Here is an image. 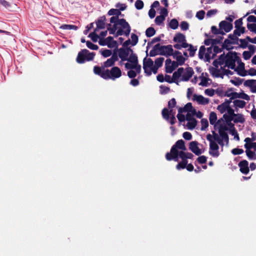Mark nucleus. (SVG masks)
Masks as SVG:
<instances>
[{"label":"nucleus","instance_id":"obj_1","mask_svg":"<svg viewBox=\"0 0 256 256\" xmlns=\"http://www.w3.org/2000/svg\"><path fill=\"white\" fill-rule=\"evenodd\" d=\"M186 150L184 141L180 140L172 146L170 152L166 154V158L168 160H174L176 162H178L179 158L182 159V162L176 166V168L178 170L184 168L188 162L187 159L192 158L193 156L192 154L186 152Z\"/></svg>","mask_w":256,"mask_h":256},{"label":"nucleus","instance_id":"obj_2","mask_svg":"<svg viewBox=\"0 0 256 256\" xmlns=\"http://www.w3.org/2000/svg\"><path fill=\"white\" fill-rule=\"evenodd\" d=\"M110 22L108 30L110 34H114L116 36L124 34L129 36L130 32V26L128 22L124 18L120 19L116 16H112L110 18Z\"/></svg>","mask_w":256,"mask_h":256},{"label":"nucleus","instance_id":"obj_3","mask_svg":"<svg viewBox=\"0 0 256 256\" xmlns=\"http://www.w3.org/2000/svg\"><path fill=\"white\" fill-rule=\"evenodd\" d=\"M239 58L236 52H229L226 55H220L218 59L214 61V64L216 65L218 62H219L221 68H227L228 70L229 68L232 70L235 68V64Z\"/></svg>","mask_w":256,"mask_h":256},{"label":"nucleus","instance_id":"obj_4","mask_svg":"<svg viewBox=\"0 0 256 256\" xmlns=\"http://www.w3.org/2000/svg\"><path fill=\"white\" fill-rule=\"evenodd\" d=\"M206 140L210 142L209 154L214 158H218L220 155L219 146L218 142L222 147L226 144V142L218 138V134L214 132L213 134L206 135Z\"/></svg>","mask_w":256,"mask_h":256},{"label":"nucleus","instance_id":"obj_5","mask_svg":"<svg viewBox=\"0 0 256 256\" xmlns=\"http://www.w3.org/2000/svg\"><path fill=\"white\" fill-rule=\"evenodd\" d=\"M173 40L176 43L174 46V48L178 50L186 48L189 52L190 56H193L194 55L196 48L186 42V36L184 34L180 32L176 33L174 37Z\"/></svg>","mask_w":256,"mask_h":256},{"label":"nucleus","instance_id":"obj_6","mask_svg":"<svg viewBox=\"0 0 256 256\" xmlns=\"http://www.w3.org/2000/svg\"><path fill=\"white\" fill-rule=\"evenodd\" d=\"M224 119L221 118L218 120L215 127L218 130V138L225 141L226 145H228L229 142V138L227 131L230 130L231 128H232L234 125L230 122H229L226 118Z\"/></svg>","mask_w":256,"mask_h":256},{"label":"nucleus","instance_id":"obj_7","mask_svg":"<svg viewBox=\"0 0 256 256\" xmlns=\"http://www.w3.org/2000/svg\"><path fill=\"white\" fill-rule=\"evenodd\" d=\"M126 61L124 66L126 68L129 70L128 72V76L130 78L136 77L141 70V66L138 64L137 56L135 54H131Z\"/></svg>","mask_w":256,"mask_h":256},{"label":"nucleus","instance_id":"obj_8","mask_svg":"<svg viewBox=\"0 0 256 256\" xmlns=\"http://www.w3.org/2000/svg\"><path fill=\"white\" fill-rule=\"evenodd\" d=\"M94 71L96 74L100 75L104 79L114 80L122 75L120 70L116 66L112 68L110 70L102 69L100 67L94 66Z\"/></svg>","mask_w":256,"mask_h":256},{"label":"nucleus","instance_id":"obj_9","mask_svg":"<svg viewBox=\"0 0 256 256\" xmlns=\"http://www.w3.org/2000/svg\"><path fill=\"white\" fill-rule=\"evenodd\" d=\"M194 70L192 68H180L177 71L173 74V78L174 82H178L182 81H188L194 74Z\"/></svg>","mask_w":256,"mask_h":256},{"label":"nucleus","instance_id":"obj_10","mask_svg":"<svg viewBox=\"0 0 256 256\" xmlns=\"http://www.w3.org/2000/svg\"><path fill=\"white\" fill-rule=\"evenodd\" d=\"M192 105L191 103H188L184 108H180L178 110L177 118L180 122H184L185 120H188L194 118Z\"/></svg>","mask_w":256,"mask_h":256},{"label":"nucleus","instance_id":"obj_11","mask_svg":"<svg viewBox=\"0 0 256 256\" xmlns=\"http://www.w3.org/2000/svg\"><path fill=\"white\" fill-rule=\"evenodd\" d=\"M176 104V100L173 98L168 102V109L164 108L162 111L163 118L166 120L170 121V122L172 124H174L176 122V118L174 116L176 112L172 109V108L175 106Z\"/></svg>","mask_w":256,"mask_h":256},{"label":"nucleus","instance_id":"obj_12","mask_svg":"<svg viewBox=\"0 0 256 256\" xmlns=\"http://www.w3.org/2000/svg\"><path fill=\"white\" fill-rule=\"evenodd\" d=\"M218 63L219 62H218V64L215 65L214 62L213 65L214 67L210 69V72L213 76L223 78L224 75L228 76L232 74L230 71L228 69H226L224 68H221Z\"/></svg>","mask_w":256,"mask_h":256},{"label":"nucleus","instance_id":"obj_13","mask_svg":"<svg viewBox=\"0 0 256 256\" xmlns=\"http://www.w3.org/2000/svg\"><path fill=\"white\" fill-rule=\"evenodd\" d=\"M230 102L229 100L226 101L222 104L218 106V110L221 113L224 114L223 116L224 118L230 120V116L233 114L234 110L230 106Z\"/></svg>","mask_w":256,"mask_h":256},{"label":"nucleus","instance_id":"obj_14","mask_svg":"<svg viewBox=\"0 0 256 256\" xmlns=\"http://www.w3.org/2000/svg\"><path fill=\"white\" fill-rule=\"evenodd\" d=\"M94 56V52H90L87 50H83L80 52L76 58V61L79 64H82L86 60H91Z\"/></svg>","mask_w":256,"mask_h":256},{"label":"nucleus","instance_id":"obj_15","mask_svg":"<svg viewBox=\"0 0 256 256\" xmlns=\"http://www.w3.org/2000/svg\"><path fill=\"white\" fill-rule=\"evenodd\" d=\"M143 68L147 76H150L152 73L156 74L157 72H154V69L156 68L153 61L150 58H144Z\"/></svg>","mask_w":256,"mask_h":256},{"label":"nucleus","instance_id":"obj_16","mask_svg":"<svg viewBox=\"0 0 256 256\" xmlns=\"http://www.w3.org/2000/svg\"><path fill=\"white\" fill-rule=\"evenodd\" d=\"M198 56L200 58H205L206 61H209L213 57L214 54L212 53V48L211 47L208 48L206 52V48L204 46L200 47L199 50Z\"/></svg>","mask_w":256,"mask_h":256},{"label":"nucleus","instance_id":"obj_17","mask_svg":"<svg viewBox=\"0 0 256 256\" xmlns=\"http://www.w3.org/2000/svg\"><path fill=\"white\" fill-rule=\"evenodd\" d=\"M183 56L181 52L175 50L174 54H173V58L176 60V62L178 64V65H182L184 64L186 58H188L189 55V52L187 51V50L185 52H184Z\"/></svg>","mask_w":256,"mask_h":256},{"label":"nucleus","instance_id":"obj_18","mask_svg":"<svg viewBox=\"0 0 256 256\" xmlns=\"http://www.w3.org/2000/svg\"><path fill=\"white\" fill-rule=\"evenodd\" d=\"M236 64L238 66H235V68L233 70H234L238 75L242 76H247L248 72H246V70H245L244 64L242 62L240 58L238 59V60L237 61Z\"/></svg>","mask_w":256,"mask_h":256},{"label":"nucleus","instance_id":"obj_19","mask_svg":"<svg viewBox=\"0 0 256 256\" xmlns=\"http://www.w3.org/2000/svg\"><path fill=\"white\" fill-rule=\"evenodd\" d=\"M118 56L122 61L126 60L131 56V54H134L132 50L130 48H120L118 50Z\"/></svg>","mask_w":256,"mask_h":256},{"label":"nucleus","instance_id":"obj_20","mask_svg":"<svg viewBox=\"0 0 256 256\" xmlns=\"http://www.w3.org/2000/svg\"><path fill=\"white\" fill-rule=\"evenodd\" d=\"M201 144L196 141H192L190 143L189 148L196 155H200L202 154L204 150L200 148Z\"/></svg>","mask_w":256,"mask_h":256},{"label":"nucleus","instance_id":"obj_21","mask_svg":"<svg viewBox=\"0 0 256 256\" xmlns=\"http://www.w3.org/2000/svg\"><path fill=\"white\" fill-rule=\"evenodd\" d=\"M99 44L102 46H108V47L112 48L116 46V42L113 40L112 36H108L104 39H100Z\"/></svg>","mask_w":256,"mask_h":256},{"label":"nucleus","instance_id":"obj_22","mask_svg":"<svg viewBox=\"0 0 256 256\" xmlns=\"http://www.w3.org/2000/svg\"><path fill=\"white\" fill-rule=\"evenodd\" d=\"M178 66V64L176 62L172 61L170 59H167L166 61V72H172Z\"/></svg>","mask_w":256,"mask_h":256},{"label":"nucleus","instance_id":"obj_23","mask_svg":"<svg viewBox=\"0 0 256 256\" xmlns=\"http://www.w3.org/2000/svg\"><path fill=\"white\" fill-rule=\"evenodd\" d=\"M198 79L200 80L198 84L203 86H207L211 83V81L206 73H202Z\"/></svg>","mask_w":256,"mask_h":256},{"label":"nucleus","instance_id":"obj_24","mask_svg":"<svg viewBox=\"0 0 256 256\" xmlns=\"http://www.w3.org/2000/svg\"><path fill=\"white\" fill-rule=\"evenodd\" d=\"M193 100L196 101L198 104L206 105L209 103L210 100L208 98H204L202 95L194 94L192 98Z\"/></svg>","mask_w":256,"mask_h":256},{"label":"nucleus","instance_id":"obj_25","mask_svg":"<svg viewBox=\"0 0 256 256\" xmlns=\"http://www.w3.org/2000/svg\"><path fill=\"white\" fill-rule=\"evenodd\" d=\"M160 52L161 54L166 56H173L174 52L171 45L162 46Z\"/></svg>","mask_w":256,"mask_h":256},{"label":"nucleus","instance_id":"obj_26","mask_svg":"<svg viewBox=\"0 0 256 256\" xmlns=\"http://www.w3.org/2000/svg\"><path fill=\"white\" fill-rule=\"evenodd\" d=\"M228 120L229 122H230V121L231 122L233 121L235 123H242L244 122V118L242 114H235L234 112H233V114L230 116V120Z\"/></svg>","mask_w":256,"mask_h":256},{"label":"nucleus","instance_id":"obj_27","mask_svg":"<svg viewBox=\"0 0 256 256\" xmlns=\"http://www.w3.org/2000/svg\"><path fill=\"white\" fill-rule=\"evenodd\" d=\"M219 26L222 30V31H224L226 32H230L232 28V23L225 20L222 21L219 24Z\"/></svg>","mask_w":256,"mask_h":256},{"label":"nucleus","instance_id":"obj_28","mask_svg":"<svg viewBox=\"0 0 256 256\" xmlns=\"http://www.w3.org/2000/svg\"><path fill=\"white\" fill-rule=\"evenodd\" d=\"M228 96H230L231 98H232V99L238 98H242V99L246 100H250V96L248 94H246L244 93L238 94V93L235 92H231L230 94H228Z\"/></svg>","mask_w":256,"mask_h":256},{"label":"nucleus","instance_id":"obj_29","mask_svg":"<svg viewBox=\"0 0 256 256\" xmlns=\"http://www.w3.org/2000/svg\"><path fill=\"white\" fill-rule=\"evenodd\" d=\"M244 85L247 87H248L252 92H256V80H247L244 82Z\"/></svg>","mask_w":256,"mask_h":256},{"label":"nucleus","instance_id":"obj_30","mask_svg":"<svg viewBox=\"0 0 256 256\" xmlns=\"http://www.w3.org/2000/svg\"><path fill=\"white\" fill-rule=\"evenodd\" d=\"M248 166V162L246 160L240 162L238 166L240 168V171L244 174H247L249 172Z\"/></svg>","mask_w":256,"mask_h":256},{"label":"nucleus","instance_id":"obj_31","mask_svg":"<svg viewBox=\"0 0 256 256\" xmlns=\"http://www.w3.org/2000/svg\"><path fill=\"white\" fill-rule=\"evenodd\" d=\"M117 60V56L114 54L110 58H108L106 62H104V66L106 68L110 67L112 66L115 62H116Z\"/></svg>","mask_w":256,"mask_h":256},{"label":"nucleus","instance_id":"obj_32","mask_svg":"<svg viewBox=\"0 0 256 256\" xmlns=\"http://www.w3.org/2000/svg\"><path fill=\"white\" fill-rule=\"evenodd\" d=\"M164 61V58L160 57L156 59L154 66H155L154 72H157L158 68L160 67Z\"/></svg>","mask_w":256,"mask_h":256},{"label":"nucleus","instance_id":"obj_33","mask_svg":"<svg viewBox=\"0 0 256 256\" xmlns=\"http://www.w3.org/2000/svg\"><path fill=\"white\" fill-rule=\"evenodd\" d=\"M186 126L188 130H193L196 126L197 122L195 118L187 120Z\"/></svg>","mask_w":256,"mask_h":256},{"label":"nucleus","instance_id":"obj_34","mask_svg":"<svg viewBox=\"0 0 256 256\" xmlns=\"http://www.w3.org/2000/svg\"><path fill=\"white\" fill-rule=\"evenodd\" d=\"M232 103L235 108H242L246 105V102L242 100H234Z\"/></svg>","mask_w":256,"mask_h":256},{"label":"nucleus","instance_id":"obj_35","mask_svg":"<svg viewBox=\"0 0 256 256\" xmlns=\"http://www.w3.org/2000/svg\"><path fill=\"white\" fill-rule=\"evenodd\" d=\"M209 120L210 124L212 125H214L216 124L217 116L216 114L214 112H211L210 114Z\"/></svg>","mask_w":256,"mask_h":256},{"label":"nucleus","instance_id":"obj_36","mask_svg":"<svg viewBox=\"0 0 256 256\" xmlns=\"http://www.w3.org/2000/svg\"><path fill=\"white\" fill-rule=\"evenodd\" d=\"M60 28L64 30H78V27L72 24H62Z\"/></svg>","mask_w":256,"mask_h":256},{"label":"nucleus","instance_id":"obj_37","mask_svg":"<svg viewBox=\"0 0 256 256\" xmlns=\"http://www.w3.org/2000/svg\"><path fill=\"white\" fill-rule=\"evenodd\" d=\"M108 14L109 16H116L117 18H118V16L121 14V12L117 8H112L108 11Z\"/></svg>","mask_w":256,"mask_h":256},{"label":"nucleus","instance_id":"obj_38","mask_svg":"<svg viewBox=\"0 0 256 256\" xmlns=\"http://www.w3.org/2000/svg\"><path fill=\"white\" fill-rule=\"evenodd\" d=\"M97 31V29H96L94 32L88 35V37L94 42H97L98 40L102 39V38H100L99 36L96 34Z\"/></svg>","mask_w":256,"mask_h":256},{"label":"nucleus","instance_id":"obj_39","mask_svg":"<svg viewBox=\"0 0 256 256\" xmlns=\"http://www.w3.org/2000/svg\"><path fill=\"white\" fill-rule=\"evenodd\" d=\"M246 149V152L248 157L251 160H256V154L248 148Z\"/></svg>","mask_w":256,"mask_h":256},{"label":"nucleus","instance_id":"obj_40","mask_svg":"<svg viewBox=\"0 0 256 256\" xmlns=\"http://www.w3.org/2000/svg\"><path fill=\"white\" fill-rule=\"evenodd\" d=\"M169 26L173 30H176L178 28V22L175 18L172 19L169 24Z\"/></svg>","mask_w":256,"mask_h":256},{"label":"nucleus","instance_id":"obj_41","mask_svg":"<svg viewBox=\"0 0 256 256\" xmlns=\"http://www.w3.org/2000/svg\"><path fill=\"white\" fill-rule=\"evenodd\" d=\"M229 131L230 134H231L232 136H234V140H236L237 141H238L240 140L237 131L235 130L234 126H233V128H231Z\"/></svg>","mask_w":256,"mask_h":256},{"label":"nucleus","instance_id":"obj_42","mask_svg":"<svg viewBox=\"0 0 256 256\" xmlns=\"http://www.w3.org/2000/svg\"><path fill=\"white\" fill-rule=\"evenodd\" d=\"M166 18L162 16H157L155 19V22L157 25L160 26L163 24Z\"/></svg>","mask_w":256,"mask_h":256},{"label":"nucleus","instance_id":"obj_43","mask_svg":"<svg viewBox=\"0 0 256 256\" xmlns=\"http://www.w3.org/2000/svg\"><path fill=\"white\" fill-rule=\"evenodd\" d=\"M211 31L214 34H224V32L222 31V30L220 28L219 29H218L216 26H212Z\"/></svg>","mask_w":256,"mask_h":256},{"label":"nucleus","instance_id":"obj_44","mask_svg":"<svg viewBox=\"0 0 256 256\" xmlns=\"http://www.w3.org/2000/svg\"><path fill=\"white\" fill-rule=\"evenodd\" d=\"M156 33V31L153 28H148L146 32V36L148 37H151L153 36Z\"/></svg>","mask_w":256,"mask_h":256},{"label":"nucleus","instance_id":"obj_45","mask_svg":"<svg viewBox=\"0 0 256 256\" xmlns=\"http://www.w3.org/2000/svg\"><path fill=\"white\" fill-rule=\"evenodd\" d=\"M180 26L182 30H187L189 28V24L186 21H182L180 22Z\"/></svg>","mask_w":256,"mask_h":256},{"label":"nucleus","instance_id":"obj_46","mask_svg":"<svg viewBox=\"0 0 256 256\" xmlns=\"http://www.w3.org/2000/svg\"><path fill=\"white\" fill-rule=\"evenodd\" d=\"M230 82L236 86H238L242 84V81L241 79L239 78H235L231 79L230 80Z\"/></svg>","mask_w":256,"mask_h":256},{"label":"nucleus","instance_id":"obj_47","mask_svg":"<svg viewBox=\"0 0 256 256\" xmlns=\"http://www.w3.org/2000/svg\"><path fill=\"white\" fill-rule=\"evenodd\" d=\"M130 38H131V39L130 40L131 42V44L132 46L136 45L138 42V36L134 34H132L131 35Z\"/></svg>","mask_w":256,"mask_h":256},{"label":"nucleus","instance_id":"obj_48","mask_svg":"<svg viewBox=\"0 0 256 256\" xmlns=\"http://www.w3.org/2000/svg\"><path fill=\"white\" fill-rule=\"evenodd\" d=\"M100 52L106 58L110 56L112 54V51L109 50H100Z\"/></svg>","mask_w":256,"mask_h":256},{"label":"nucleus","instance_id":"obj_49","mask_svg":"<svg viewBox=\"0 0 256 256\" xmlns=\"http://www.w3.org/2000/svg\"><path fill=\"white\" fill-rule=\"evenodd\" d=\"M244 32V28H236L234 31V34L236 36H240Z\"/></svg>","mask_w":256,"mask_h":256},{"label":"nucleus","instance_id":"obj_50","mask_svg":"<svg viewBox=\"0 0 256 256\" xmlns=\"http://www.w3.org/2000/svg\"><path fill=\"white\" fill-rule=\"evenodd\" d=\"M204 94L209 96H212L215 94V90L212 88H208L205 90Z\"/></svg>","mask_w":256,"mask_h":256},{"label":"nucleus","instance_id":"obj_51","mask_svg":"<svg viewBox=\"0 0 256 256\" xmlns=\"http://www.w3.org/2000/svg\"><path fill=\"white\" fill-rule=\"evenodd\" d=\"M204 15L205 12L203 10H201L196 12V16L198 20H202L204 18Z\"/></svg>","mask_w":256,"mask_h":256},{"label":"nucleus","instance_id":"obj_52","mask_svg":"<svg viewBox=\"0 0 256 256\" xmlns=\"http://www.w3.org/2000/svg\"><path fill=\"white\" fill-rule=\"evenodd\" d=\"M194 116L198 118H200L203 116V114L200 111H196V110L192 106V109Z\"/></svg>","mask_w":256,"mask_h":256},{"label":"nucleus","instance_id":"obj_53","mask_svg":"<svg viewBox=\"0 0 256 256\" xmlns=\"http://www.w3.org/2000/svg\"><path fill=\"white\" fill-rule=\"evenodd\" d=\"M135 6L138 10H141L144 7V2L141 0H137L135 2Z\"/></svg>","mask_w":256,"mask_h":256},{"label":"nucleus","instance_id":"obj_54","mask_svg":"<svg viewBox=\"0 0 256 256\" xmlns=\"http://www.w3.org/2000/svg\"><path fill=\"white\" fill-rule=\"evenodd\" d=\"M252 53L250 51H244L242 54L244 60H249L252 56Z\"/></svg>","mask_w":256,"mask_h":256},{"label":"nucleus","instance_id":"obj_55","mask_svg":"<svg viewBox=\"0 0 256 256\" xmlns=\"http://www.w3.org/2000/svg\"><path fill=\"white\" fill-rule=\"evenodd\" d=\"M104 21L102 20H99L96 22L97 28L96 29H97L98 30V29H102L104 28Z\"/></svg>","mask_w":256,"mask_h":256},{"label":"nucleus","instance_id":"obj_56","mask_svg":"<svg viewBox=\"0 0 256 256\" xmlns=\"http://www.w3.org/2000/svg\"><path fill=\"white\" fill-rule=\"evenodd\" d=\"M160 16L166 18L168 15V11L166 8H161L160 9Z\"/></svg>","mask_w":256,"mask_h":256},{"label":"nucleus","instance_id":"obj_57","mask_svg":"<svg viewBox=\"0 0 256 256\" xmlns=\"http://www.w3.org/2000/svg\"><path fill=\"white\" fill-rule=\"evenodd\" d=\"M244 152V150L241 148H236L232 150V153L234 155L240 154Z\"/></svg>","mask_w":256,"mask_h":256},{"label":"nucleus","instance_id":"obj_58","mask_svg":"<svg viewBox=\"0 0 256 256\" xmlns=\"http://www.w3.org/2000/svg\"><path fill=\"white\" fill-rule=\"evenodd\" d=\"M86 46L92 50H96L98 49V46L97 45L94 44L89 41L86 42Z\"/></svg>","mask_w":256,"mask_h":256},{"label":"nucleus","instance_id":"obj_59","mask_svg":"<svg viewBox=\"0 0 256 256\" xmlns=\"http://www.w3.org/2000/svg\"><path fill=\"white\" fill-rule=\"evenodd\" d=\"M116 7L118 10L120 11L124 10L126 8V6L124 4L118 3L116 4Z\"/></svg>","mask_w":256,"mask_h":256},{"label":"nucleus","instance_id":"obj_60","mask_svg":"<svg viewBox=\"0 0 256 256\" xmlns=\"http://www.w3.org/2000/svg\"><path fill=\"white\" fill-rule=\"evenodd\" d=\"M201 123H202V130H205L208 126V122L206 119H202L201 120Z\"/></svg>","mask_w":256,"mask_h":256},{"label":"nucleus","instance_id":"obj_61","mask_svg":"<svg viewBox=\"0 0 256 256\" xmlns=\"http://www.w3.org/2000/svg\"><path fill=\"white\" fill-rule=\"evenodd\" d=\"M246 72H248V75L251 76H256V68H250L248 70H246Z\"/></svg>","mask_w":256,"mask_h":256},{"label":"nucleus","instance_id":"obj_62","mask_svg":"<svg viewBox=\"0 0 256 256\" xmlns=\"http://www.w3.org/2000/svg\"><path fill=\"white\" fill-rule=\"evenodd\" d=\"M206 160L207 158L206 156H202L198 158L197 160L200 164H204L206 162Z\"/></svg>","mask_w":256,"mask_h":256},{"label":"nucleus","instance_id":"obj_63","mask_svg":"<svg viewBox=\"0 0 256 256\" xmlns=\"http://www.w3.org/2000/svg\"><path fill=\"white\" fill-rule=\"evenodd\" d=\"M170 91V88L168 87L161 86H160V92L161 94H166Z\"/></svg>","mask_w":256,"mask_h":256},{"label":"nucleus","instance_id":"obj_64","mask_svg":"<svg viewBox=\"0 0 256 256\" xmlns=\"http://www.w3.org/2000/svg\"><path fill=\"white\" fill-rule=\"evenodd\" d=\"M183 138L186 140H190L192 138L191 134L189 132H184L182 134Z\"/></svg>","mask_w":256,"mask_h":256}]
</instances>
